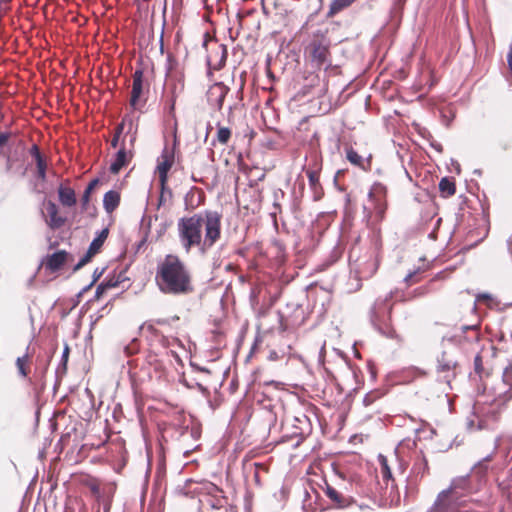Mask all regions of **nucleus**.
<instances>
[{
	"instance_id": "obj_1",
	"label": "nucleus",
	"mask_w": 512,
	"mask_h": 512,
	"mask_svg": "<svg viewBox=\"0 0 512 512\" xmlns=\"http://www.w3.org/2000/svg\"><path fill=\"white\" fill-rule=\"evenodd\" d=\"M179 243L186 254L196 248L206 254L221 238L222 215L214 210H204L178 220Z\"/></svg>"
},
{
	"instance_id": "obj_2",
	"label": "nucleus",
	"mask_w": 512,
	"mask_h": 512,
	"mask_svg": "<svg viewBox=\"0 0 512 512\" xmlns=\"http://www.w3.org/2000/svg\"><path fill=\"white\" fill-rule=\"evenodd\" d=\"M155 281L169 295H187L193 291L190 271L177 255L168 254L158 263Z\"/></svg>"
},
{
	"instance_id": "obj_3",
	"label": "nucleus",
	"mask_w": 512,
	"mask_h": 512,
	"mask_svg": "<svg viewBox=\"0 0 512 512\" xmlns=\"http://www.w3.org/2000/svg\"><path fill=\"white\" fill-rule=\"evenodd\" d=\"M485 400H477L474 405L475 416L480 418L486 414H494L496 410L512 399V369L506 367L501 377L487 379L484 382Z\"/></svg>"
},
{
	"instance_id": "obj_4",
	"label": "nucleus",
	"mask_w": 512,
	"mask_h": 512,
	"mask_svg": "<svg viewBox=\"0 0 512 512\" xmlns=\"http://www.w3.org/2000/svg\"><path fill=\"white\" fill-rule=\"evenodd\" d=\"M327 30H317L312 34L306 53L312 65L318 69L331 65L330 45Z\"/></svg>"
},
{
	"instance_id": "obj_5",
	"label": "nucleus",
	"mask_w": 512,
	"mask_h": 512,
	"mask_svg": "<svg viewBox=\"0 0 512 512\" xmlns=\"http://www.w3.org/2000/svg\"><path fill=\"white\" fill-rule=\"evenodd\" d=\"M391 298V293L387 294L384 298L379 297L375 301L370 314V320L373 327L387 338H394L396 335L390 322L392 309V305L390 304Z\"/></svg>"
},
{
	"instance_id": "obj_6",
	"label": "nucleus",
	"mask_w": 512,
	"mask_h": 512,
	"mask_svg": "<svg viewBox=\"0 0 512 512\" xmlns=\"http://www.w3.org/2000/svg\"><path fill=\"white\" fill-rule=\"evenodd\" d=\"M323 491L326 497L330 500L332 507L335 509H369V506L358 504L353 497L344 494L342 491L328 483H325Z\"/></svg>"
},
{
	"instance_id": "obj_7",
	"label": "nucleus",
	"mask_w": 512,
	"mask_h": 512,
	"mask_svg": "<svg viewBox=\"0 0 512 512\" xmlns=\"http://www.w3.org/2000/svg\"><path fill=\"white\" fill-rule=\"evenodd\" d=\"M438 380L450 385L457 374V360L451 352L444 351L437 359Z\"/></svg>"
},
{
	"instance_id": "obj_8",
	"label": "nucleus",
	"mask_w": 512,
	"mask_h": 512,
	"mask_svg": "<svg viewBox=\"0 0 512 512\" xmlns=\"http://www.w3.org/2000/svg\"><path fill=\"white\" fill-rule=\"evenodd\" d=\"M109 234L108 228L102 229L100 232H98L97 236L92 240V242L89 245L88 250L86 253L82 256V258L79 260V262L76 264L74 270H78L81 267H83L85 264H87L93 256H95L103 246L104 242L106 241Z\"/></svg>"
},
{
	"instance_id": "obj_9",
	"label": "nucleus",
	"mask_w": 512,
	"mask_h": 512,
	"mask_svg": "<svg viewBox=\"0 0 512 512\" xmlns=\"http://www.w3.org/2000/svg\"><path fill=\"white\" fill-rule=\"evenodd\" d=\"M229 92V88L222 82H217L210 86L207 92V99L211 106L217 110H221L223 107L224 99Z\"/></svg>"
},
{
	"instance_id": "obj_10",
	"label": "nucleus",
	"mask_w": 512,
	"mask_h": 512,
	"mask_svg": "<svg viewBox=\"0 0 512 512\" xmlns=\"http://www.w3.org/2000/svg\"><path fill=\"white\" fill-rule=\"evenodd\" d=\"M174 154L167 147H165L162 151V154L158 160L157 172L159 175L160 183L162 188L165 186L167 181V174L170 168L173 165Z\"/></svg>"
},
{
	"instance_id": "obj_11",
	"label": "nucleus",
	"mask_w": 512,
	"mask_h": 512,
	"mask_svg": "<svg viewBox=\"0 0 512 512\" xmlns=\"http://www.w3.org/2000/svg\"><path fill=\"white\" fill-rule=\"evenodd\" d=\"M67 257L68 253L66 251H57L47 255L42 263L47 270L56 272L66 263Z\"/></svg>"
},
{
	"instance_id": "obj_12",
	"label": "nucleus",
	"mask_w": 512,
	"mask_h": 512,
	"mask_svg": "<svg viewBox=\"0 0 512 512\" xmlns=\"http://www.w3.org/2000/svg\"><path fill=\"white\" fill-rule=\"evenodd\" d=\"M134 121L131 117H124L122 122L119 124L116 130V134L111 141L112 147L116 148L118 146L120 135L126 130V134L131 133L130 142L132 143L135 140V132H134Z\"/></svg>"
},
{
	"instance_id": "obj_13",
	"label": "nucleus",
	"mask_w": 512,
	"mask_h": 512,
	"mask_svg": "<svg viewBox=\"0 0 512 512\" xmlns=\"http://www.w3.org/2000/svg\"><path fill=\"white\" fill-rule=\"evenodd\" d=\"M143 89V72L142 70H136L133 74V85L131 91L130 105L133 108H137L139 98L142 94Z\"/></svg>"
},
{
	"instance_id": "obj_14",
	"label": "nucleus",
	"mask_w": 512,
	"mask_h": 512,
	"mask_svg": "<svg viewBox=\"0 0 512 512\" xmlns=\"http://www.w3.org/2000/svg\"><path fill=\"white\" fill-rule=\"evenodd\" d=\"M321 167V160L317 155H315L313 157V163L306 169V175L312 189H316L319 185Z\"/></svg>"
},
{
	"instance_id": "obj_15",
	"label": "nucleus",
	"mask_w": 512,
	"mask_h": 512,
	"mask_svg": "<svg viewBox=\"0 0 512 512\" xmlns=\"http://www.w3.org/2000/svg\"><path fill=\"white\" fill-rule=\"evenodd\" d=\"M46 211L49 218L47 223L52 229L59 228L64 224L65 219L58 215V207L54 202L47 203Z\"/></svg>"
},
{
	"instance_id": "obj_16",
	"label": "nucleus",
	"mask_w": 512,
	"mask_h": 512,
	"mask_svg": "<svg viewBox=\"0 0 512 512\" xmlns=\"http://www.w3.org/2000/svg\"><path fill=\"white\" fill-rule=\"evenodd\" d=\"M346 159L354 166H357L363 170H367L370 166V160L364 159L359 155L352 147L345 149Z\"/></svg>"
},
{
	"instance_id": "obj_17",
	"label": "nucleus",
	"mask_w": 512,
	"mask_h": 512,
	"mask_svg": "<svg viewBox=\"0 0 512 512\" xmlns=\"http://www.w3.org/2000/svg\"><path fill=\"white\" fill-rule=\"evenodd\" d=\"M120 203V194L115 190H110L104 194L103 207L107 213H112Z\"/></svg>"
},
{
	"instance_id": "obj_18",
	"label": "nucleus",
	"mask_w": 512,
	"mask_h": 512,
	"mask_svg": "<svg viewBox=\"0 0 512 512\" xmlns=\"http://www.w3.org/2000/svg\"><path fill=\"white\" fill-rule=\"evenodd\" d=\"M129 161V156L124 148H121L110 165V171L117 174Z\"/></svg>"
},
{
	"instance_id": "obj_19",
	"label": "nucleus",
	"mask_w": 512,
	"mask_h": 512,
	"mask_svg": "<svg viewBox=\"0 0 512 512\" xmlns=\"http://www.w3.org/2000/svg\"><path fill=\"white\" fill-rule=\"evenodd\" d=\"M58 195L60 202L64 206L71 207L76 204V196L72 188L60 186L58 189Z\"/></svg>"
},
{
	"instance_id": "obj_20",
	"label": "nucleus",
	"mask_w": 512,
	"mask_h": 512,
	"mask_svg": "<svg viewBox=\"0 0 512 512\" xmlns=\"http://www.w3.org/2000/svg\"><path fill=\"white\" fill-rule=\"evenodd\" d=\"M429 471L428 462L424 456L416 459L412 467V473L416 477H424Z\"/></svg>"
},
{
	"instance_id": "obj_21",
	"label": "nucleus",
	"mask_w": 512,
	"mask_h": 512,
	"mask_svg": "<svg viewBox=\"0 0 512 512\" xmlns=\"http://www.w3.org/2000/svg\"><path fill=\"white\" fill-rule=\"evenodd\" d=\"M356 0H333L329 6L328 16H334L349 7Z\"/></svg>"
},
{
	"instance_id": "obj_22",
	"label": "nucleus",
	"mask_w": 512,
	"mask_h": 512,
	"mask_svg": "<svg viewBox=\"0 0 512 512\" xmlns=\"http://www.w3.org/2000/svg\"><path fill=\"white\" fill-rule=\"evenodd\" d=\"M439 190L446 197L452 196L456 191L455 183L449 178L444 177L439 182Z\"/></svg>"
},
{
	"instance_id": "obj_23",
	"label": "nucleus",
	"mask_w": 512,
	"mask_h": 512,
	"mask_svg": "<svg viewBox=\"0 0 512 512\" xmlns=\"http://www.w3.org/2000/svg\"><path fill=\"white\" fill-rule=\"evenodd\" d=\"M29 363H30V358H29L28 354H25L16 359V367L18 369V374L22 378H26L28 375Z\"/></svg>"
},
{
	"instance_id": "obj_24",
	"label": "nucleus",
	"mask_w": 512,
	"mask_h": 512,
	"mask_svg": "<svg viewBox=\"0 0 512 512\" xmlns=\"http://www.w3.org/2000/svg\"><path fill=\"white\" fill-rule=\"evenodd\" d=\"M231 130L228 127L217 125L216 141L222 145H226L231 138Z\"/></svg>"
},
{
	"instance_id": "obj_25",
	"label": "nucleus",
	"mask_w": 512,
	"mask_h": 512,
	"mask_svg": "<svg viewBox=\"0 0 512 512\" xmlns=\"http://www.w3.org/2000/svg\"><path fill=\"white\" fill-rule=\"evenodd\" d=\"M378 462H379V465H380V472H381V475L383 477L384 480L388 481V480H391L392 479V473H391V469L388 465V460L387 458L380 454L378 456Z\"/></svg>"
},
{
	"instance_id": "obj_26",
	"label": "nucleus",
	"mask_w": 512,
	"mask_h": 512,
	"mask_svg": "<svg viewBox=\"0 0 512 512\" xmlns=\"http://www.w3.org/2000/svg\"><path fill=\"white\" fill-rule=\"evenodd\" d=\"M215 56H219V59L216 63H214L215 69H220L226 62L227 58V49L225 45H219L217 48V52Z\"/></svg>"
},
{
	"instance_id": "obj_27",
	"label": "nucleus",
	"mask_w": 512,
	"mask_h": 512,
	"mask_svg": "<svg viewBox=\"0 0 512 512\" xmlns=\"http://www.w3.org/2000/svg\"><path fill=\"white\" fill-rule=\"evenodd\" d=\"M491 458H492V456L488 455L483 460H481L477 464H475L472 469L473 473L479 474V475L484 474L487 470L486 463L489 462L491 460Z\"/></svg>"
},
{
	"instance_id": "obj_28",
	"label": "nucleus",
	"mask_w": 512,
	"mask_h": 512,
	"mask_svg": "<svg viewBox=\"0 0 512 512\" xmlns=\"http://www.w3.org/2000/svg\"><path fill=\"white\" fill-rule=\"evenodd\" d=\"M99 183V180L98 179H93L89 185L87 186V188L85 189L84 191V194L82 196V201H83V204H87L89 202V199H90V194L91 192L94 190V188L98 185Z\"/></svg>"
},
{
	"instance_id": "obj_29",
	"label": "nucleus",
	"mask_w": 512,
	"mask_h": 512,
	"mask_svg": "<svg viewBox=\"0 0 512 512\" xmlns=\"http://www.w3.org/2000/svg\"><path fill=\"white\" fill-rule=\"evenodd\" d=\"M36 166H37V172H38V176L39 178H41L42 180H45L46 178V164H45V161L42 157H38V159L36 160Z\"/></svg>"
},
{
	"instance_id": "obj_30",
	"label": "nucleus",
	"mask_w": 512,
	"mask_h": 512,
	"mask_svg": "<svg viewBox=\"0 0 512 512\" xmlns=\"http://www.w3.org/2000/svg\"><path fill=\"white\" fill-rule=\"evenodd\" d=\"M474 367L475 372L479 375L481 379H483V367H482V359L479 355H476L474 359Z\"/></svg>"
},
{
	"instance_id": "obj_31",
	"label": "nucleus",
	"mask_w": 512,
	"mask_h": 512,
	"mask_svg": "<svg viewBox=\"0 0 512 512\" xmlns=\"http://www.w3.org/2000/svg\"><path fill=\"white\" fill-rule=\"evenodd\" d=\"M419 272V269H416L412 272H409L405 278H404V282L407 284V285H410L411 283H414V282H417L418 280H414V277L418 274Z\"/></svg>"
},
{
	"instance_id": "obj_32",
	"label": "nucleus",
	"mask_w": 512,
	"mask_h": 512,
	"mask_svg": "<svg viewBox=\"0 0 512 512\" xmlns=\"http://www.w3.org/2000/svg\"><path fill=\"white\" fill-rule=\"evenodd\" d=\"M205 487H206V490H207V492L209 494H213L214 495V494H216V493H218L220 491L219 488L216 485H214L213 483H207L205 485Z\"/></svg>"
},
{
	"instance_id": "obj_33",
	"label": "nucleus",
	"mask_w": 512,
	"mask_h": 512,
	"mask_svg": "<svg viewBox=\"0 0 512 512\" xmlns=\"http://www.w3.org/2000/svg\"><path fill=\"white\" fill-rule=\"evenodd\" d=\"M113 286H114V284H106V285H104V284H100V285L97 287V289H96V296H97V297H99V296H100V295L105 291V289H106L107 287H113Z\"/></svg>"
},
{
	"instance_id": "obj_34",
	"label": "nucleus",
	"mask_w": 512,
	"mask_h": 512,
	"mask_svg": "<svg viewBox=\"0 0 512 512\" xmlns=\"http://www.w3.org/2000/svg\"><path fill=\"white\" fill-rule=\"evenodd\" d=\"M491 300V295L487 293H481L476 296V302L480 301H489Z\"/></svg>"
},
{
	"instance_id": "obj_35",
	"label": "nucleus",
	"mask_w": 512,
	"mask_h": 512,
	"mask_svg": "<svg viewBox=\"0 0 512 512\" xmlns=\"http://www.w3.org/2000/svg\"><path fill=\"white\" fill-rule=\"evenodd\" d=\"M9 133H0V147H2L9 139Z\"/></svg>"
},
{
	"instance_id": "obj_36",
	"label": "nucleus",
	"mask_w": 512,
	"mask_h": 512,
	"mask_svg": "<svg viewBox=\"0 0 512 512\" xmlns=\"http://www.w3.org/2000/svg\"><path fill=\"white\" fill-rule=\"evenodd\" d=\"M507 62L510 70L512 71V43L509 46V51L507 54Z\"/></svg>"
},
{
	"instance_id": "obj_37",
	"label": "nucleus",
	"mask_w": 512,
	"mask_h": 512,
	"mask_svg": "<svg viewBox=\"0 0 512 512\" xmlns=\"http://www.w3.org/2000/svg\"><path fill=\"white\" fill-rule=\"evenodd\" d=\"M31 154L35 157V160L38 159V157H42L40 152H39V149L36 145H34L31 149Z\"/></svg>"
},
{
	"instance_id": "obj_38",
	"label": "nucleus",
	"mask_w": 512,
	"mask_h": 512,
	"mask_svg": "<svg viewBox=\"0 0 512 512\" xmlns=\"http://www.w3.org/2000/svg\"><path fill=\"white\" fill-rule=\"evenodd\" d=\"M141 330H148L150 332H153L154 331V326L153 324L151 323H144L141 327H140Z\"/></svg>"
},
{
	"instance_id": "obj_39",
	"label": "nucleus",
	"mask_w": 512,
	"mask_h": 512,
	"mask_svg": "<svg viewBox=\"0 0 512 512\" xmlns=\"http://www.w3.org/2000/svg\"><path fill=\"white\" fill-rule=\"evenodd\" d=\"M372 402H373V398H372V395H370V394H367L363 399V403L365 406L370 405Z\"/></svg>"
},
{
	"instance_id": "obj_40",
	"label": "nucleus",
	"mask_w": 512,
	"mask_h": 512,
	"mask_svg": "<svg viewBox=\"0 0 512 512\" xmlns=\"http://www.w3.org/2000/svg\"><path fill=\"white\" fill-rule=\"evenodd\" d=\"M164 196H165V192H164V187H163L162 193H161L160 199H159V206L164 202Z\"/></svg>"
},
{
	"instance_id": "obj_41",
	"label": "nucleus",
	"mask_w": 512,
	"mask_h": 512,
	"mask_svg": "<svg viewBox=\"0 0 512 512\" xmlns=\"http://www.w3.org/2000/svg\"><path fill=\"white\" fill-rule=\"evenodd\" d=\"M68 352H69V349H68V347L66 346V347H65V349H64V351H63V357H67Z\"/></svg>"
},
{
	"instance_id": "obj_42",
	"label": "nucleus",
	"mask_w": 512,
	"mask_h": 512,
	"mask_svg": "<svg viewBox=\"0 0 512 512\" xmlns=\"http://www.w3.org/2000/svg\"><path fill=\"white\" fill-rule=\"evenodd\" d=\"M208 63H209V64H212V63H213V55H212V54H210V55L208 56Z\"/></svg>"
},
{
	"instance_id": "obj_43",
	"label": "nucleus",
	"mask_w": 512,
	"mask_h": 512,
	"mask_svg": "<svg viewBox=\"0 0 512 512\" xmlns=\"http://www.w3.org/2000/svg\"><path fill=\"white\" fill-rule=\"evenodd\" d=\"M383 211H384V210H383V208H382V207H379V209H378V213H379L380 215H382V214H383Z\"/></svg>"
},
{
	"instance_id": "obj_44",
	"label": "nucleus",
	"mask_w": 512,
	"mask_h": 512,
	"mask_svg": "<svg viewBox=\"0 0 512 512\" xmlns=\"http://www.w3.org/2000/svg\"><path fill=\"white\" fill-rule=\"evenodd\" d=\"M477 428H478V429H481V428H482L481 420H479V423H478Z\"/></svg>"
},
{
	"instance_id": "obj_45",
	"label": "nucleus",
	"mask_w": 512,
	"mask_h": 512,
	"mask_svg": "<svg viewBox=\"0 0 512 512\" xmlns=\"http://www.w3.org/2000/svg\"><path fill=\"white\" fill-rule=\"evenodd\" d=\"M92 490L96 493V492H98V487L94 486V487L92 488Z\"/></svg>"
},
{
	"instance_id": "obj_46",
	"label": "nucleus",
	"mask_w": 512,
	"mask_h": 512,
	"mask_svg": "<svg viewBox=\"0 0 512 512\" xmlns=\"http://www.w3.org/2000/svg\"><path fill=\"white\" fill-rule=\"evenodd\" d=\"M473 425H474V422H473V421H470V422H469V427H470V428H472V427H473Z\"/></svg>"
},
{
	"instance_id": "obj_47",
	"label": "nucleus",
	"mask_w": 512,
	"mask_h": 512,
	"mask_svg": "<svg viewBox=\"0 0 512 512\" xmlns=\"http://www.w3.org/2000/svg\"><path fill=\"white\" fill-rule=\"evenodd\" d=\"M414 372L419 374V375L422 374L419 370H415Z\"/></svg>"
},
{
	"instance_id": "obj_48",
	"label": "nucleus",
	"mask_w": 512,
	"mask_h": 512,
	"mask_svg": "<svg viewBox=\"0 0 512 512\" xmlns=\"http://www.w3.org/2000/svg\"><path fill=\"white\" fill-rule=\"evenodd\" d=\"M372 197H373V193H372V192H370V193H369V198H372Z\"/></svg>"
},
{
	"instance_id": "obj_49",
	"label": "nucleus",
	"mask_w": 512,
	"mask_h": 512,
	"mask_svg": "<svg viewBox=\"0 0 512 512\" xmlns=\"http://www.w3.org/2000/svg\"><path fill=\"white\" fill-rule=\"evenodd\" d=\"M202 3L206 4L208 0H201Z\"/></svg>"
}]
</instances>
